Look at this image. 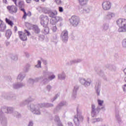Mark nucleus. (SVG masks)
<instances>
[{
    "label": "nucleus",
    "mask_w": 126,
    "mask_h": 126,
    "mask_svg": "<svg viewBox=\"0 0 126 126\" xmlns=\"http://www.w3.org/2000/svg\"><path fill=\"white\" fill-rule=\"evenodd\" d=\"M39 80H42V82L44 85L48 84V83H49V82L50 81L49 78H48V73H47V72H44L43 76H41L39 77L35 78V79H30L28 80V83L30 84L31 86H32L33 84L37 82H39Z\"/></svg>",
    "instance_id": "f257e3e1"
},
{
    "label": "nucleus",
    "mask_w": 126,
    "mask_h": 126,
    "mask_svg": "<svg viewBox=\"0 0 126 126\" xmlns=\"http://www.w3.org/2000/svg\"><path fill=\"white\" fill-rule=\"evenodd\" d=\"M101 110H103L105 111V107H100L97 106L96 108L95 104H92L91 105V116L93 118H95V117H97V115L99 113H100V111Z\"/></svg>",
    "instance_id": "f03ea898"
},
{
    "label": "nucleus",
    "mask_w": 126,
    "mask_h": 126,
    "mask_svg": "<svg viewBox=\"0 0 126 126\" xmlns=\"http://www.w3.org/2000/svg\"><path fill=\"white\" fill-rule=\"evenodd\" d=\"M28 108L29 110L31 111L32 113L35 114V115H41V111H40V106H39V104L36 106H35L34 104L32 103L30 105L28 106Z\"/></svg>",
    "instance_id": "7ed1b4c3"
},
{
    "label": "nucleus",
    "mask_w": 126,
    "mask_h": 126,
    "mask_svg": "<svg viewBox=\"0 0 126 126\" xmlns=\"http://www.w3.org/2000/svg\"><path fill=\"white\" fill-rule=\"evenodd\" d=\"M73 121L75 126H79V123L83 121V116L77 112V115L75 116Z\"/></svg>",
    "instance_id": "20e7f679"
},
{
    "label": "nucleus",
    "mask_w": 126,
    "mask_h": 126,
    "mask_svg": "<svg viewBox=\"0 0 126 126\" xmlns=\"http://www.w3.org/2000/svg\"><path fill=\"white\" fill-rule=\"evenodd\" d=\"M26 34L27 36H30V35H31L30 32L26 30H25V32H19V37L22 41H27V36H26Z\"/></svg>",
    "instance_id": "39448f33"
},
{
    "label": "nucleus",
    "mask_w": 126,
    "mask_h": 126,
    "mask_svg": "<svg viewBox=\"0 0 126 126\" xmlns=\"http://www.w3.org/2000/svg\"><path fill=\"white\" fill-rule=\"evenodd\" d=\"M70 22L74 27H76L79 24V17L76 16H72L71 19H70Z\"/></svg>",
    "instance_id": "423d86ee"
},
{
    "label": "nucleus",
    "mask_w": 126,
    "mask_h": 126,
    "mask_svg": "<svg viewBox=\"0 0 126 126\" xmlns=\"http://www.w3.org/2000/svg\"><path fill=\"white\" fill-rule=\"evenodd\" d=\"M40 24L43 27H46L49 23V17L47 16L41 15Z\"/></svg>",
    "instance_id": "0eeeda50"
},
{
    "label": "nucleus",
    "mask_w": 126,
    "mask_h": 126,
    "mask_svg": "<svg viewBox=\"0 0 126 126\" xmlns=\"http://www.w3.org/2000/svg\"><path fill=\"white\" fill-rule=\"evenodd\" d=\"M61 38L64 43H66L68 40V32L66 30H64L62 32Z\"/></svg>",
    "instance_id": "6e6552de"
},
{
    "label": "nucleus",
    "mask_w": 126,
    "mask_h": 126,
    "mask_svg": "<svg viewBox=\"0 0 126 126\" xmlns=\"http://www.w3.org/2000/svg\"><path fill=\"white\" fill-rule=\"evenodd\" d=\"M79 81L80 83L83 85H84L85 87H88V86H90V85L91 84V80L90 79L85 80V79L81 78Z\"/></svg>",
    "instance_id": "1a4fd4ad"
},
{
    "label": "nucleus",
    "mask_w": 126,
    "mask_h": 126,
    "mask_svg": "<svg viewBox=\"0 0 126 126\" xmlns=\"http://www.w3.org/2000/svg\"><path fill=\"white\" fill-rule=\"evenodd\" d=\"M95 89L96 92L97 96L100 95V91L101 90V82L99 81H97L95 84Z\"/></svg>",
    "instance_id": "9d476101"
},
{
    "label": "nucleus",
    "mask_w": 126,
    "mask_h": 126,
    "mask_svg": "<svg viewBox=\"0 0 126 126\" xmlns=\"http://www.w3.org/2000/svg\"><path fill=\"white\" fill-rule=\"evenodd\" d=\"M102 8L104 10H109L111 9V4L110 1H105L102 3Z\"/></svg>",
    "instance_id": "9b49d317"
},
{
    "label": "nucleus",
    "mask_w": 126,
    "mask_h": 126,
    "mask_svg": "<svg viewBox=\"0 0 126 126\" xmlns=\"http://www.w3.org/2000/svg\"><path fill=\"white\" fill-rule=\"evenodd\" d=\"M0 123L2 126H7V119L4 116H2L0 112Z\"/></svg>",
    "instance_id": "f8f14e48"
},
{
    "label": "nucleus",
    "mask_w": 126,
    "mask_h": 126,
    "mask_svg": "<svg viewBox=\"0 0 126 126\" xmlns=\"http://www.w3.org/2000/svg\"><path fill=\"white\" fill-rule=\"evenodd\" d=\"M113 17H115V14L112 12H108L107 14L104 16V20H111Z\"/></svg>",
    "instance_id": "ddd939ff"
},
{
    "label": "nucleus",
    "mask_w": 126,
    "mask_h": 126,
    "mask_svg": "<svg viewBox=\"0 0 126 126\" xmlns=\"http://www.w3.org/2000/svg\"><path fill=\"white\" fill-rule=\"evenodd\" d=\"M45 13H47L49 14L50 17L54 18L56 15L58 14V12L57 11H52L51 10L46 9L44 11Z\"/></svg>",
    "instance_id": "4468645a"
},
{
    "label": "nucleus",
    "mask_w": 126,
    "mask_h": 126,
    "mask_svg": "<svg viewBox=\"0 0 126 126\" xmlns=\"http://www.w3.org/2000/svg\"><path fill=\"white\" fill-rule=\"evenodd\" d=\"M7 8L10 13H16L17 12V7L15 6H8Z\"/></svg>",
    "instance_id": "2eb2a0df"
},
{
    "label": "nucleus",
    "mask_w": 126,
    "mask_h": 126,
    "mask_svg": "<svg viewBox=\"0 0 126 126\" xmlns=\"http://www.w3.org/2000/svg\"><path fill=\"white\" fill-rule=\"evenodd\" d=\"M79 89V86L75 85L74 87L73 90V92L72 93V99H75L76 98V94H77V91Z\"/></svg>",
    "instance_id": "dca6fc26"
},
{
    "label": "nucleus",
    "mask_w": 126,
    "mask_h": 126,
    "mask_svg": "<svg viewBox=\"0 0 126 126\" xmlns=\"http://www.w3.org/2000/svg\"><path fill=\"white\" fill-rule=\"evenodd\" d=\"M39 107L40 108H52L54 107V104L50 103H43L38 104Z\"/></svg>",
    "instance_id": "f3484780"
},
{
    "label": "nucleus",
    "mask_w": 126,
    "mask_h": 126,
    "mask_svg": "<svg viewBox=\"0 0 126 126\" xmlns=\"http://www.w3.org/2000/svg\"><path fill=\"white\" fill-rule=\"evenodd\" d=\"M6 29V25H5V24H4L2 21L0 20V31L1 32H4Z\"/></svg>",
    "instance_id": "a211bd4d"
},
{
    "label": "nucleus",
    "mask_w": 126,
    "mask_h": 126,
    "mask_svg": "<svg viewBox=\"0 0 126 126\" xmlns=\"http://www.w3.org/2000/svg\"><path fill=\"white\" fill-rule=\"evenodd\" d=\"M54 121L57 124L58 126H63L62 122H61V120L60 119V117L58 115L55 116Z\"/></svg>",
    "instance_id": "6ab92c4d"
},
{
    "label": "nucleus",
    "mask_w": 126,
    "mask_h": 126,
    "mask_svg": "<svg viewBox=\"0 0 126 126\" xmlns=\"http://www.w3.org/2000/svg\"><path fill=\"white\" fill-rule=\"evenodd\" d=\"M21 11H23L24 12V15L23 16V18H24V19H26V16H31L32 15V13L31 12L29 11L28 12V13H26V11H25V8H22L21 9Z\"/></svg>",
    "instance_id": "aec40b11"
},
{
    "label": "nucleus",
    "mask_w": 126,
    "mask_h": 126,
    "mask_svg": "<svg viewBox=\"0 0 126 126\" xmlns=\"http://www.w3.org/2000/svg\"><path fill=\"white\" fill-rule=\"evenodd\" d=\"M0 113L2 116H4V114H7V107L6 106H2L1 107Z\"/></svg>",
    "instance_id": "412c9836"
},
{
    "label": "nucleus",
    "mask_w": 126,
    "mask_h": 126,
    "mask_svg": "<svg viewBox=\"0 0 126 126\" xmlns=\"http://www.w3.org/2000/svg\"><path fill=\"white\" fill-rule=\"evenodd\" d=\"M32 30L33 31H34L35 34H39V33H40V32H41L40 28H39V27H38V26L37 25H34L33 26Z\"/></svg>",
    "instance_id": "4be33fe9"
},
{
    "label": "nucleus",
    "mask_w": 126,
    "mask_h": 126,
    "mask_svg": "<svg viewBox=\"0 0 126 126\" xmlns=\"http://www.w3.org/2000/svg\"><path fill=\"white\" fill-rule=\"evenodd\" d=\"M79 11L81 13H89L90 12V8L86 7L84 9H79Z\"/></svg>",
    "instance_id": "5701e85b"
},
{
    "label": "nucleus",
    "mask_w": 126,
    "mask_h": 126,
    "mask_svg": "<svg viewBox=\"0 0 126 126\" xmlns=\"http://www.w3.org/2000/svg\"><path fill=\"white\" fill-rule=\"evenodd\" d=\"M106 68H108V69L111 70V71H115V70H116V66L113 65L107 64L106 65Z\"/></svg>",
    "instance_id": "b1692460"
},
{
    "label": "nucleus",
    "mask_w": 126,
    "mask_h": 126,
    "mask_svg": "<svg viewBox=\"0 0 126 126\" xmlns=\"http://www.w3.org/2000/svg\"><path fill=\"white\" fill-rule=\"evenodd\" d=\"M24 77H25V74L24 73H20L17 76V79L18 80H21L22 81L23 79H24Z\"/></svg>",
    "instance_id": "393cba45"
},
{
    "label": "nucleus",
    "mask_w": 126,
    "mask_h": 126,
    "mask_svg": "<svg viewBox=\"0 0 126 126\" xmlns=\"http://www.w3.org/2000/svg\"><path fill=\"white\" fill-rule=\"evenodd\" d=\"M12 34V32H11V30H7L6 31L5 36L7 39H9V38H10V36H11Z\"/></svg>",
    "instance_id": "a878e982"
},
{
    "label": "nucleus",
    "mask_w": 126,
    "mask_h": 126,
    "mask_svg": "<svg viewBox=\"0 0 126 126\" xmlns=\"http://www.w3.org/2000/svg\"><path fill=\"white\" fill-rule=\"evenodd\" d=\"M44 29L43 30V32L45 35H47V34H49V32H50V29H49V27H48V26H46V27H43Z\"/></svg>",
    "instance_id": "bb28decb"
},
{
    "label": "nucleus",
    "mask_w": 126,
    "mask_h": 126,
    "mask_svg": "<svg viewBox=\"0 0 126 126\" xmlns=\"http://www.w3.org/2000/svg\"><path fill=\"white\" fill-rule=\"evenodd\" d=\"M81 62H82V59H76L71 61L70 63L71 64H74V63H81Z\"/></svg>",
    "instance_id": "cd10ccee"
},
{
    "label": "nucleus",
    "mask_w": 126,
    "mask_h": 126,
    "mask_svg": "<svg viewBox=\"0 0 126 126\" xmlns=\"http://www.w3.org/2000/svg\"><path fill=\"white\" fill-rule=\"evenodd\" d=\"M58 78L60 79V80H63L65 79V74L64 73H62L58 75Z\"/></svg>",
    "instance_id": "c85d7f7f"
},
{
    "label": "nucleus",
    "mask_w": 126,
    "mask_h": 126,
    "mask_svg": "<svg viewBox=\"0 0 126 126\" xmlns=\"http://www.w3.org/2000/svg\"><path fill=\"white\" fill-rule=\"evenodd\" d=\"M115 118L118 122V124H121L122 123V119H121V117H120V115H119L118 112H116Z\"/></svg>",
    "instance_id": "c756f323"
},
{
    "label": "nucleus",
    "mask_w": 126,
    "mask_h": 126,
    "mask_svg": "<svg viewBox=\"0 0 126 126\" xmlns=\"http://www.w3.org/2000/svg\"><path fill=\"white\" fill-rule=\"evenodd\" d=\"M18 6L19 8H20V10H21L22 8H24V6H25V5H24V1H19L18 2Z\"/></svg>",
    "instance_id": "7c9ffc66"
},
{
    "label": "nucleus",
    "mask_w": 126,
    "mask_h": 126,
    "mask_svg": "<svg viewBox=\"0 0 126 126\" xmlns=\"http://www.w3.org/2000/svg\"><path fill=\"white\" fill-rule=\"evenodd\" d=\"M27 104H29V101L27 100V99H26L24 101H23L20 104V106H21V107H23L24 106H25L26 105H27Z\"/></svg>",
    "instance_id": "2f4dec72"
},
{
    "label": "nucleus",
    "mask_w": 126,
    "mask_h": 126,
    "mask_svg": "<svg viewBox=\"0 0 126 126\" xmlns=\"http://www.w3.org/2000/svg\"><path fill=\"white\" fill-rule=\"evenodd\" d=\"M79 3L81 5H85L87 4L88 0H79Z\"/></svg>",
    "instance_id": "473e14b6"
},
{
    "label": "nucleus",
    "mask_w": 126,
    "mask_h": 126,
    "mask_svg": "<svg viewBox=\"0 0 126 126\" xmlns=\"http://www.w3.org/2000/svg\"><path fill=\"white\" fill-rule=\"evenodd\" d=\"M102 28L103 31H107L109 29V24H104L102 26Z\"/></svg>",
    "instance_id": "72a5a7b5"
},
{
    "label": "nucleus",
    "mask_w": 126,
    "mask_h": 126,
    "mask_svg": "<svg viewBox=\"0 0 126 126\" xmlns=\"http://www.w3.org/2000/svg\"><path fill=\"white\" fill-rule=\"evenodd\" d=\"M92 121L93 123H96V122H102L103 119L101 118H94L92 119Z\"/></svg>",
    "instance_id": "f704fd0d"
},
{
    "label": "nucleus",
    "mask_w": 126,
    "mask_h": 126,
    "mask_svg": "<svg viewBox=\"0 0 126 126\" xmlns=\"http://www.w3.org/2000/svg\"><path fill=\"white\" fill-rule=\"evenodd\" d=\"M13 115L14 117H16V118H19L21 117V115L16 111L13 112Z\"/></svg>",
    "instance_id": "c9c22d12"
},
{
    "label": "nucleus",
    "mask_w": 126,
    "mask_h": 126,
    "mask_svg": "<svg viewBox=\"0 0 126 126\" xmlns=\"http://www.w3.org/2000/svg\"><path fill=\"white\" fill-rule=\"evenodd\" d=\"M30 66H31V65L29 64H27L24 68V71H25V72H28L29 71V69L30 68Z\"/></svg>",
    "instance_id": "e433bc0d"
},
{
    "label": "nucleus",
    "mask_w": 126,
    "mask_h": 126,
    "mask_svg": "<svg viewBox=\"0 0 126 126\" xmlns=\"http://www.w3.org/2000/svg\"><path fill=\"white\" fill-rule=\"evenodd\" d=\"M123 19H119L117 21V24L118 26L121 28L122 26V23L123 22Z\"/></svg>",
    "instance_id": "4c0bfd02"
},
{
    "label": "nucleus",
    "mask_w": 126,
    "mask_h": 126,
    "mask_svg": "<svg viewBox=\"0 0 126 126\" xmlns=\"http://www.w3.org/2000/svg\"><path fill=\"white\" fill-rule=\"evenodd\" d=\"M5 22L9 25H10V26H12V25H13V23L12 22V21H10V20L7 19V18H5Z\"/></svg>",
    "instance_id": "58836bf2"
},
{
    "label": "nucleus",
    "mask_w": 126,
    "mask_h": 126,
    "mask_svg": "<svg viewBox=\"0 0 126 126\" xmlns=\"http://www.w3.org/2000/svg\"><path fill=\"white\" fill-rule=\"evenodd\" d=\"M13 111H14V109L12 107H8L7 108V114H11L13 113Z\"/></svg>",
    "instance_id": "ea45409f"
},
{
    "label": "nucleus",
    "mask_w": 126,
    "mask_h": 126,
    "mask_svg": "<svg viewBox=\"0 0 126 126\" xmlns=\"http://www.w3.org/2000/svg\"><path fill=\"white\" fill-rule=\"evenodd\" d=\"M125 26H126V20L123 19L120 28H124Z\"/></svg>",
    "instance_id": "a19ab883"
},
{
    "label": "nucleus",
    "mask_w": 126,
    "mask_h": 126,
    "mask_svg": "<svg viewBox=\"0 0 126 126\" xmlns=\"http://www.w3.org/2000/svg\"><path fill=\"white\" fill-rule=\"evenodd\" d=\"M59 105L62 108V107H63V106H66V105H67V103H66V101H62L59 104Z\"/></svg>",
    "instance_id": "79ce46f5"
},
{
    "label": "nucleus",
    "mask_w": 126,
    "mask_h": 126,
    "mask_svg": "<svg viewBox=\"0 0 126 126\" xmlns=\"http://www.w3.org/2000/svg\"><path fill=\"white\" fill-rule=\"evenodd\" d=\"M118 31L119 32H126V26L124 28H119Z\"/></svg>",
    "instance_id": "37998d69"
},
{
    "label": "nucleus",
    "mask_w": 126,
    "mask_h": 126,
    "mask_svg": "<svg viewBox=\"0 0 126 126\" xmlns=\"http://www.w3.org/2000/svg\"><path fill=\"white\" fill-rule=\"evenodd\" d=\"M54 20H55L57 23L59 22V21H62L63 20V18H62V17H60L56 16L54 18Z\"/></svg>",
    "instance_id": "c03bdc74"
},
{
    "label": "nucleus",
    "mask_w": 126,
    "mask_h": 126,
    "mask_svg": "<svg viewBox=\"0 0 126 126\" xmlns=\"http://www.w3.org/2000/svg\"><path fill=\"white\" fill-rule=\"evenodd\" d=\"M13 88L14 89H19V85L18 83H15L13 85Z\"/></svg>",
    "instance_id": "a18cd8bd"
},
{
    "label": "nucleus",
    "mask_w": 126,
    "mask_h": 126,
    "mask_svg": "<svg viewBox=\"0 0 126 126\" xmlns=\"http://www.w3.org/2000/svg\"><path fill=\"white\" fill-rule=\"evenodd\" d=\"M57 22L55 21V19H52L50 20V24L52 26H56Z\"/></svg>",
    "instance_id": "49530a36"
},
{
    "label": "nucleus",
    "mask_w": 126,
    "mask_h": 126,
    "mask_svg": "<svg viewBox=\"0 0 126 126\" xmlns=\"http://www.w3.org/2000/svg\"><path fill=\"white\" fill-rule=\"evenodd\" d=\"M122 47L126 49V38L122 41Z\"/></svg>",
    "instance_id": "de8ad7c7"
},
{
    "label": "nucleus",
    "mask_w": 126,
    "mask_h": 126,
    "mask_svg": "<svg viewBox=\"0 0 126 126\" xmlns=\"http://www.w3.org/2000/svg\"><path fill=\"white\" fill-rule=\"evenodd\" d=\"M41 62L38 60L37 61V64L36 65H35V67H37V68H40L42 67V66L41 65Z\"/></svg>",
    "instance_id": "09e8293b"
},
{
    "label": "nucleus",
    "mask_w": 126,
    "mask_h": 126,
    "mask_svg": "<svg viewBox=\"0 0 126 126\" xmlns=\"http://www.w3.org/2000/svg\"><path fill=\"white\" fill-rule=\"evenodd\" d=\"M97 103L98 104L99 107H101V106H103V103H104V101L101 100L100 99H98Z\"/></svg>",
    "instance_id": "8fccbe9b"
},
{
    "label": "nucleus",
    "mask_w": 126,
    "mask_h": 126,
    "mask_svg": "<svg viewBox=\"0 0 126 126\" xmlns=\"http://www.w3.org/2000/svg\"><path fill=\"white\" fill-rule=\"evenodd\" d=\"M97 73L100 75V76H104V72H103L101 69L98 70Z\"/></svg>",
    "instance_id": "3c124183"
},
{
    "label": "nucleus",
    "mask_w": 126,
    "mask_h": 126,
    "mask_svg": "<svg viewBox=\"0 0 126 126\" xmlns=\"http://www.w3.org/2000/svg\"><path fill=\"white\" fill-rule=\"evenodd\" d=\"M52 88H53V87H52V86H51L50 85H48L46 86V90H47V91H48V92H50L51 91V90H52Z\"/></svg>",
    "instance_id": "603ef678"
},
{
    "label": "nucleus",
    "mask_w": 126,
    "mask_h": 126,
    "mask_svg": "<svg viewBox=\"0 0 126 126\" xmlns=\"http://www.w3.org/2000/svg\"><path fill=\"white\" fill-rule=\"evenodd\" d=\"M61 109H62V107L60 106L59 104H58V105L55 109V111L59 112V111H60Z\"/></svg>",
    "instance_id": "864d4df0"
},
{
    "label": "nucleus",
    "mask_w": 126,
    "mask_h": 126,
    "mask_svg": "<svg viewBox=\"0 0 126 126\" xmlns=\"http://www.w3.org/2000/svg\"><path fill=\"white\" fill-rule=\"evenodd\" d=\"M57 29V26L55 25L51 26V30H52L53 32H56Z\"/></svg>",
    "instance_id": "5fc2aeb1"
},
{
    "label": "nucleus",
    "mask_w": 126,
    "mask_h": 126,
    "mask_svg": "<svg viewBox=\"0 0 126 126\" xmlns=\"http://www.w3.org/2000/svg\"><path fill=\"white\" fill-rule=\"evenodd\" d=\"M11 58L13 60V61H17V60L18 59L17 55H12Z\"/></svg>",
    "instance_id": "6e6d98bb"
},
{
    "label": "nucleus",
    "mask_w": 126,
    "mask_h": 126,
    "mask_svg": "<svg viewBox=\"0 0 126 126\" xmlns=\"http://www.w3.org/2000/svg\"><path fill=\"white\" fill-rule=\"evenodd\" d=\"M49 80H53V79H55L56 78V76L55 75H52L48 77Z\"/></svg>",
    "instance_id": "4d7b16f0"
},
{
    "label": "nucleus",
    "mask_w": 126,
    "mask_h": 126,
    "mask_svg": "<svg viewBox=\"0 0 126 126\" xmlns=\"http://www.w3.org/2000/svg\"><path fill=\"white\" fill-rule=\"evenodd\" d=\"M19 83V88H22V87H24V86H25V83Z\"/></svg>",
    "instance_id": "13d9d810"
},
{
    "label": "nucleus",
    "mask_w": 126,
    "mask_h": 126,
    "mask_svg": "<svg viewBox=\"0 0 126 126\" xmlns=\"http://www.w3.org/2000/svg\"><path fill=\"white\" fill-rule=\"evenodd\" d=\"M27 100L28 101L29 103H30L31 102L34 101V98H32L31 97V96H30L27 99Z\"/></svg>",
    "instance_id": "bf43d9fd"
},
{
    "label": "nucleus",
    "mask_w": 126,
    "mask_h": 126,
    "mask_svg": "<svg viewBox=\"0 0 126 126\" xmlns=\"http://www.w3.org/2000/svg\"><path fill=\"white\" fill-rule=\"evenodd\" d=\"M59 96H60V95H59V94H56V95H55V96L53 98H52V99H51V102H54L56 99H58V97H59Z\"/></svg>",
    "instance_id": "052dcab7"
},
{
    "label": "nucleus",
    "mask_w": 126,
    "mask_h": 126,
    "mask_svg": "<svg viewBox=\"0 0 126 126\" xmlns=\"http://www.w3.org/2000/svg\"><path fill=\"white\" fill-rule=\"evenodd\" d=\"M34 126V123H33V121H30L28 125V126Z\"/></svg>",
    "instance_id": "680f3d73"
},
{
    "label": "nucleus",
    "mask_w": 126,
    "mask_h": 126,
    "mask_svg": "<svg viewBox=\"0 0 126 126\" xmlns=\"http://www.w3.org/2000/svg\"><path fill=\"white\" fill-rule=\"evenodd\" d=\"M57 4H62V0H55Z\"/></svg>",
    "instance_id": "e2e57ef3"
},
{
    "label": "nucleus",
    "mask_w": 126,
    "mask_h": 126,
    "mask_svg": "<svg viewBox=\"0 0 126 126\" xmlns=\"http://www.w3.org/2000/svg\"><path fill=\"white\" fill-rule=\"evenodd\" d=\"M42 61L43 63L45 64V65H47V64H48V62L47 61V60L42 59Z\"/></svg>",
    "instance_id": "0e129e2a"
},
{
    "label": "nucleus",
    "mask_w": 126,
    "mask_h": 126,
    "mask_svg": "<svg viewBox=\"0 0 126 126\" xmlns=\"http://www.w3.org/2000/svg\"><path fill=\"white\" fill-rule=\"evenodd\" d=\"M59 11L60 12H63V7H59Z\"/></svg>",
    "instance_id": "69168bd1"
},
{
    "label": "nucleus",
    "mask_w": 126,
    "mask_h": 126,
    "mask_svg": "<svg viewBox=\"0 0 126 126\" xmlns=\"http://www.w3.org/2000/svg\"><path fill=\"white\" fill-rule=\"evenodd\" d=\"M68 126H73V124L71 122H68Z\"/></svg>",
    "instance_id": "338daca9"
},
{
    "label": "nucleus",
    "mask_w": 126,
    "mask_h": 126,
    "mask_svg": "<svg viewBox=\"0 0 126 126\" xmlns=\"http://www.w3.org/2000/svg\"><path fill=\"white\" fill-rule=\"evenodd\" d=\"M12 98H13V96H12V95H11V96L8 95V96L6 99H12Z\"/></svg>",
    "instance_id": "774afa93"
}]
</instances>
